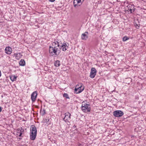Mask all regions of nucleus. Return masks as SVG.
Here are the masks:
<instances>
[{
	"mask_svg": "<svg viewBox=\"0 0 146 146\" xmlns=\"http://www.w3.org/2000/svg\"><path fill=\"white\" fill-rule=\"evenodd\" d=\"M37 131L34 125L31 126L30 132V138L31 140H34L36 136Z\"/></svg>",
	"mask_w": 146,
	"mask_h": 146,
	"instance_id": "1",
	"label": "nucleus"
},
{
	"mask_svg": "<svg viewBox=\"0 0 146 146\" xmlns=\"http://www.w3.org/2000/svg\"><path fill=\"white\" fill-rule=\"evenodd\" d=\"M60 48H53L50 46L49 48V52L51 55H58L60 52Z\"/></svg>",
	"mask_w": 146,
	"mask_h": 146,
	"instance_id": "2",
	"label": "nucleus"
},
{
	"mask_svg": "<svg viewBox=\"0 0 146 146\" xmlns=\"http://www.w3.org/2000/svg\"><path fill=\"white\" fill-rule=\"evenodd\" d=\"M86 101H84L82 105V110L85 113H87L90 111L91 108L89 104H86Z\"/></svg>",
	"mask_w": 146,
	"mask_h": 146,
	"instance_id": "3",
	"label": "nucleus"
},
{
	"mask_svg": "<svg viewBox=\"0 0 146 146\" xmlns=\"http://www.w3.org/2000/svg\"><path fill=\"white\" fill-rule=\"evenodd\" d=\"M84 86L82 84L77 85L74 89V92L76 94H79L82 92L84 90Z\"/></svg>",
	"mask_w": 146,
	"mask_h": 146,
	"instance_id": "4",
	"label": "nucleus"
},
{
	"mask_svg": "<svg viewBox=\"0 0 146 146\" xmlns=\"http://www.w3.org/2000/svg\"><path fill=\"white\" fill-rule=\"evenodd\" d=\"M64 117L63 120L66 123H70L71 119V114L69 112H66L64 114Z\"/></svg>",
	"mask_w": 146,
	"mask_h": 146,
	"instance_id": "5",
	"label": "nucleus"
},
{
	"mask_svg": "<svg viewBox=\"0 0 146 146\" xmlns=\"http://www.w3.org/2000/svg\"><path fill=\"white\" fill-rule=\"evenodd\" d=\"M123 113L121 111L118 110L113 112V115L116 117H120L123 115Z\"/></svg>",
	"mask_w": 146,
	"mask_h": 146,
	"instance_id": "6",
	"label": "nucleus"
},
{
	"mask_svg": "<svg viewBox=\"0 0 146 146\" xmlns=\"http://www.w3.org/2000/svg\"><path fill=\"white\" fill-rule=\"evenodd\" d=\"M97 71L94 68H92L91 69V71L90 74V77L92 78H94L96 74Z\"/></svg>",
	"mask_w": 146,
	"mask_h": 146,
	"instance_id": "7",
	"label": "nucleus"
},
{
	"mask_svg": "<svg viewBox=\"0 0 146 146\" xmlns=\"http://www.w3.org/2000/svg\"><path fill=\"white\" fill-rule=\"evenodd\" d=\"M37 95V92L35 91L33 92L31 95V99L33 103L36 100Z\"/></svg>",
	"mask_w": 146,
	"mask_h": 146,
	"instance_id": "8",
	"label": "nucleus"
},
{
	"mask_svg": "<svg viewBox=\"0 0 146 146\" xmlns=\"http://www.w3.org/2000/svg\"><path fill=\"white\" fill-rule=\"evenodd\" d=\"M24 129L22 127H20L17 130V135L19 137H22V135L24 133Z\"/></svg>",
	"mask_w": 146,
	"mask_h": 146,
	"instance_id": "9",
	"label": "nucleus"
},
{
	"mask_svg": "<svg viewBox=\"0 0 146 146\" xmlns=\"http://www.w3.org/2000/svg\"><path fill=\"white\" fill-rule=\"evenodd\" d=\"M84 0H74V7H76L78 5L79 6L82 4L84 2Z\"/></svg>",
	"mask_w": 146,
	"mask_h": 146,
	"instance_id": "10",
	"label": "nucleus"
},
{
	"mask_svg": "<svg viewBox=\"0 0 146 146\" xmlns=\"http://www.w3.org/2000/svg\"><path fill=\"white\" fill-rule=\"evenodd\" d=\"M5 53L7 54H10L12 52V50L9 46L6 47L5 50Z\"/></svg>",
	"mask_w": 146,
	"mask_h": 146,
	"instance_id": "11",
	"label": "nucleus"
},
{
	"mask_svg": "<svg viewBox=\"0 0 146 146\" xmlns=\"http://www.w3.org/2000/svg\"><path fill=\"white\" fill-rule=\"evenodd\" d=\"M52 47L53 48H60V47L59 42L58 41H56L52 42Z\"/></svg>",
	"mask_w": 146,
	"mask_h": 146,
	"instance_id": "12",
	"label": "nucleus"
},
{
	"mask_svg": "<svg viewBox=\"0 0 146 146\" xmlns=\"http://www.w3.org/2000/svg\"><path fill=\"white\" fill-rule=\"evenodd\" d=\"M68 48V46L66 43H63L62 45L60 46V49L64 51H65Z\"/></svg>",
	"mask_w": 146,
	"mask_h": 146,
	"instance_id": "13",
	"label": "nucleus"
},
{
	"mask_svg": "<svg viewBox=\"0 0 146 146\" xmlns=\"http://www.w3.org/2000/svg\"><path fill=\"white\" fill-rule=\"evenodd\" d=\"M23 56V55L21 53H15L14 54V56L15 57V58L18 60H19Z\"/></svg>",
	"mask_w": 146,
	"mask_h": 146,
	"instance_id": "14",
	"label": "nucleus"
},
{
	"mask_svg": "<svg viewBox=\"0 0 146 146\" xmlns=\"http://www.w3.org/2000/svg\"><path fill=\"white\" fill-rule=\"evenodd\" d=\"M88 34L87 32H86L82 34L81 36V38L82 40H86L88 38L87 34Z\"/></svg>",
	"mask_w": 146,
	"mask_h": 146,
	"instance_id": "15",
	"label": "nucleus"
},
{
	"mask_svg": "<svg viewBox=\"0 0 146 146\" xmlns=\"http://www.w3.org/2000/svg\"><path fill=\"white\" fill-rule=\"evenodd\" d=\"M19 64L21 66H24L25 64V61L24 59H21L19 62Z\"/></svg>",
	"mask_w": 146,
	"mask_h": 146,
	"instance_id": "16",
	"label": "nucleus"
},
{
	"mask_svg": "<svg viewBox=\"0 0 146 146\" xmlns=\"http://www.w3.org/2000/svg\"><path fill=\"white\" fill-rule=\"evenodd\" d=\"M17 78V76L15 75H11L10 76L11 80L13 82L15 81Z\"/></svg>",
	"mask_w": 146,
	"mask_h": 146,
	"instance_id": "17",
	"label": "nucleus"
},
{
	"mask_svg": "<svg viewBox=\"0 0 146 146\" xmlns=\"http://www.w3.org/2000/svg\"><path fill=\"white\" fill-rule=\"evenodd\" d=\"M60 65V62L59 60H56L54 63V65L56 67H58Z\"/></svg>",
	"mask_w": 146,
	"mask_h": 146,
	"instance_id": "18",
	"label": "nucleus"
},
{
	"mask_svg": "<svg viewBox=\"0 0 146 146\" xmlns=\"http://www.w3.org/2000/svg\"><path fill=\"white\" fill-rule=\"evenodd\" d=\"M40 113L42 115H44L46 113L45 110L44 109H43L42 110H41L40 111Z\"/></svg>",
	"mask_w": 146,
	"mask_h": 146,
	"instance_id": "19",
	"label": "nucleus"
},
{
	"mask_svg": "<svg viewBox=\"0 0 146 146\" xmlns=\"http://www.w3.org/2000/svg\"><path fill=\"white\" fill-rule=\"evenodd\" d=\"M49 119L48 118L44 120V123H46L47 124L49 125L50 124V122L49 121Z\"/></svg>",
	"mask_w": 146,
	"mask_h": 146,
	"instance_id": "20",
	"label": "nucleus"
},
{
	"mask_svg": "<svg viewBox=\"0 0 146 146\" xmlns=\"http://www.w3.org/2000/svg\"><path fill=\"white\" fill-rule=\"evenodd\" d=\"M63 97H65L67 99H70V98L69 97L68 94L66 93H64L63 94Z\"/></svg>",
	"mask_w": 146,
	"mask_h": 146,
	"instance_id": "21",
	"label": "nucleus"
},
{
	"mask_svg": "<svg viewBox=\"0 0 146 146\" xmlns=\"http://www.w3.org/2000/svg\"><path fill=\"white\" fill-rule=\"evenodd\" d=\"M129 39V38L126 36H124L122 38L123 41V42Z\"/></svg>",
	"mask_w": 146,
	"mask_h": 146,
	"instance_id": "22",
	"label": "nucleus"
},
{
	"mask_svg": "<svg viewBox=\"0 0 146 146\" xmlns=\"http://www.w3.org/2000/svg\"><path fill=\"white\" fill-rule=\"evenodd\" d=\"M134 25L137 28H138L139 27V25L138 24H137L136 23H134Z\"/></svg>",
	"mask_w": 146,
	"mask_h": 146,
	"instance_id": "23",
	"label": "nucleus"
},
{
	"mask_svg": "<svg viewBox=\"0 0 146 146\" xmlns=\"http://www.w3.org/2000/svg\"><path fill=\"white\" fill-rule=\"evenodd\" d=\"M129 11L131 13H132V9H128Z\"/></svg>",
	"mask_w": 146,
	"mask_h": 146,
	"instance_id": "24",
	"label": "nucleus"
},
{
	"mask_svg": "<svg viewBox=\"0 0 146 146\" xmlns=\"http://www.w3.org/2000/svg\"><path fill=\"white\" fill-rule=\"evenodd\" d=\"M55 0H49L51 2H53L55 1Z\"/></svg>",
	"mask_w": 146,
	"mask_h": 146,
	"instance_id": "25",
	"label": "nucleus"
},
{
	"mask_svg": "<svg viewBox=\"0 0 146 146\" xmlns=\"http://www.w3.org/2000/svg\"><path fill=\"white\" fill-rule=\"evenodd\" d=\"M1 110H2L0 106V112L1 111Z\"/></svg>",
	"mask_w": 146,
	"mask_h": 146,
	"instance_id": "26",
	"label": "nucleus"
},
{
	"mask_svg": "<svg viewBox=\"0 0 146 146\" xmlns=\"http://www.w3.org/2000/svg\"><path fill=\"white\" fill-rule=\"evenodd\" d=\"M1 76V71L0 70V77Z\"/></svg>",
	"mask_w": 146,
	"mask_h": 146,
	"instance_id": "27",
	"label": "nucleus"
}]
</instances>
